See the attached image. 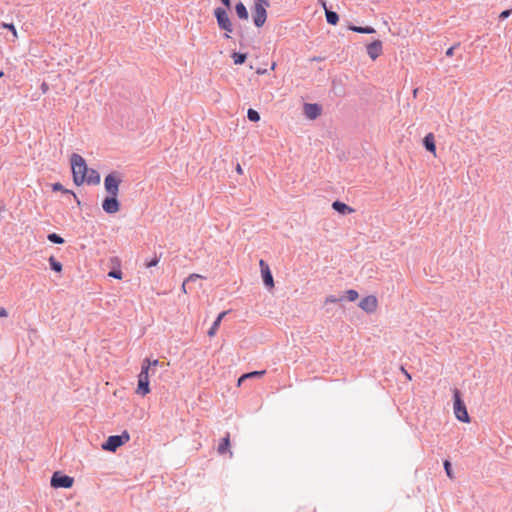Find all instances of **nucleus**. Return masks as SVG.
I'll use <instances>...</instances> for the list:
<instances>
[{
    "label": "nucleus",
    "mask_w": 512,
    "mask_h": 512,
    "mask_svg": "<svg viewBox=\"0 0 512 512\" xmlns=\"http://www.w3.org/2000/svg\"><path fill=\"white\" fill-rule=\"evenodd\" d=\"M231 57L236 65H241L246 61L247 54L240 53V52H234Z\"/></svg>",
    "instance_id": "5701e85b"
},
{
    "label": "nucleus",
    "mask_w": 512,
    "mask_h": 512,
    "mask_svg": "<svg viewBox=\"0 0 512 512\" xmlns=\"http://www.w3.org/2000/svg\"><path fill=\"white\" fill-rule=\"evenodd\" d=\"M159 365V360L158 359H154V360H149L148 358H145L142 362V365L141 366H146L147 367V373H149V371L151 370V368L153 367H156Z\"/></svg>",
    "instance_id": "a878e982"
},
{
    "label": "nucleus",
    "mask_w": 512,
    "mask_h": 512,
    "mask_svg": "<svg viewBox=\"0 0 512 512\" xmlns=\"http://www.w3.org/2000/svg\"><path fill=\"white\" fill-rule=\"evenodd\" d=\"M456 46L457 45H454V46L448 48L447 51H446V56H452L453 55V51H454Z\"/></svg>",
    "instance_id": "58836bf2"
},
{
    "label": "nucleus",
    "mask_w": 512,
    "mask_h": 512,
    "mask_svg": "<svg viewBox=\"0 0 512 512\" xmlns=\"http://www.w3.org/2000/svg\"><path fill=\"white\" fill-rule=\"evenodd\" d=\"M3 75H4V72L0 71V77H2Z\"/></svg>",
    "instance_id": "8fccbe9b"
},
{
    "label": "nucleus",
    "mask_w": 512,
    "mask_h": 512,
    "mask_svg": "<svg viewBox=\"0 0 512 512\" xmlns=\"http://www.w3.org/2000/svg\"><path fill=\"white\" fill-rule=\"evenodd\" d=\"M512 13V10H504L500 13L499 15V18L500 19H506L507 17H509Z\"/></svg>",
    "instance_id": "c9c22d12"
},
{
    "label": "nucleus",
    "mask_w": 512,
    "mask_h": 512,
    "mask_svg": "<svg viewBox=\"0 0 512 512\" xmlns=\"http://www.w3.org/2000/svg\"><path fill=\"white\" fill-rule=\"evenodd\" d=\"M52 190L53 191H62L63 193H71L76 198L77 203L80 204V201L77 198V196L72 191L65 189L61 183L56 182V183L52 184Z\"/></svg>",
    "instance_id": "b1692460"
},
{
    "label": "nucleus",
    "mask_w": 512,
    "mask_h": 512,
    "mask_svg": "<svg viewBox=\"0 0 512 512\" xmlns=\"http://www.w3.org/2000/svg\"><path fill=\"white\" fill-rule=\"evenodd\" d=\"M256 73L258 75L266 74L267 73V69H265V68H257Z\"/></svg>",
    "instance_id": "a19ab883"
},
{
    "label": "nucleus",
    "mask_w": 512,
    "mask_h": 512,
    "mask_svg": "<svg viewBox=\"0 0 512 512\" xmlns=\"http://www.w3.org/2000/svg\"><path fill=\"white\" fill-rule=\"evenodd\" d=\"M270 6V3H266V5L261 3H254L252 17L254 25L257 28H261L267 19V8Z\"/></svg>",
    "instance_id": "423d86ee"
},
{
    "label": "nucleus",
    "mask_w": 512,
    "mask_h": 512,
    "mask_svg": "<svg viewBox=\"0 0 512 512\" xmlns=\"http://www.w3.org/2000/svg\"><path fill=\"white\" fill-rule=\"evenodd\" d=\"M49 264L50 268L57 273H60L63 269L62 263L58 261L54 256L49 258Z\"/></svg>",
    "instance_id": "412c9836"
},
{
    "label": "nucleus",
    "mask_w": 512,
    "mask_h": 512,
    "mask_svg": "<svg viewBox=\"0 0 512 512\" xmlns=\"http://www.w3.org/2000/svg\"><path fill=\"white\" fill-rule=\"evenodd\" d=\"M344 300V297H336L335 295H329L325 298V304L338 303Z\"/></svg>",
    "instance_id": "7c9ffc66"
},
{
    "label": "nucleus",
    "mask_w": 512,
    "mask_h": 512,
    "mask_svg": "<svg viewBox=\"0 0 512 512\" xmlns=\"http://www.w3.org/2000/svg\"><path fill=\"white\" fill-rule=\"evenodd\" d=\"M118 196L109 195L102 202V209L107 214H115L120 209V203L118 201Z\"/></svg>",
    "instance_id": "1a4fd4ad"
},
{
    "label": "nucleus",
    "mask_w": 512,
    "mask_h": 512,
    "mask_svg": "<svg viewBox=\"0 0 512 512\" xmlns=\"http://www.w3.org/2000/svg\"><path fill=\"white\" fill-rule=\"evenodd\" d=\"M403 372L405 373V375L410 379V374L407 373V371H405L403 368H402Z\"/></svg>",
    "instance_id": "09e8293b"
},
{
    "label": "nucleus",
    "mask_w": 512,
    "mask_h": 512,
    "mask_svg": "<svg viewBox=\"0 0 512 512\" xmlns=\"http://www.w3.org/2000/svg\"><path fill=\"white\" fill-rule=\"evenodd\" d=\"M160 258H161V255L157 256L156 254L150 259V260H147L145 262V267L146 268H152V267H155L159 261H160Z\"/></svg>",
    "instance_id": "cd10ccee"
},
{
    "label": "nucleus",
    "mask_w": 512,
    "mask_h": 512,
    "mask_svg": "<svg viewBox=\"0 0 512 512\" xmlns=\"http://www.w3.org/2000/svg\"><path fill=\"white\" fill-rule=\"evenodd\" d=\"M275 67H276V63L274 62V63H272V65H271V68H270V69H271V70H274V69H275Z\"/></svg>",
    "instance_id": "de8ad7c7"
},
{
    "label": "nucleus",
    "mask_w": 512,
    "mask_h": 512,
    "mask_svg": "<svg viewBox=\"0 0 512 512\" xmlns=\"http://www.w3.org/2000/svg\"><path fill=\"white\" fill-rule=\"evenodd\" d=\"M201 278H203V276H202V275H199V274L193 273V274H190V275L188 276V278L186 279V282H188V283H189V282H192V281H196V280H198V279H201Z\"/></svg>",
    "instance_id": "f704fd0d"
},
{
    "label": "nucleus",
    "mask_w": 512,
    "mask_h": 512,
    "mask_svg": "<svg viewBox=\"0 0 512 512\" xmlns=\"http://www.w3.org/2000/svg\"><path fill=\"white\" fill-rule=\"evenodd\" d=\"M235 12H236L237 17L240 20H248L249 19L248 10L243 2L240 1L235 5Z\"/></svg>",
    "instance_id": "f3484780"
},
{
    "label": "nucleus",
    "mask_w": 512,
    "mask_h": 512,
    "mask_svg": "<svg viewBox=\"0 0 512 512\" xmlns=\"http://www.w3.org/2000/svg\"><path fill=\"white\" fill-rule=\"evenodd\" d=\"M47 239L51 243H54V244H63L64 243V239L60 235H58L56 233L48 234Z\"/></svg>",
    "instance_id": "bb28decb"
},
{
    "label": "nucleus",
    "mask_w": 512,
    "mask_h": 512,
    "mask_svg": "<svg viewBox=\"0 0 512 512\" xmlns=\"http://www.w3.org/2000/svg\"><path fill=\"white\" fill-rule=\"evenodd\" d=\"M213 15L216 19L218 28L225 32L224 37L229 39L230 34L233 32V24L227 13V10L223 7H217L214 9Z\"/></svg>",
    "instance_id": "f03ea898"
},
{
    "label": "nucleus",
    "mask_w": 512,
    "mask_h": 512,
    "mask_svg": "<svg viewBox=\"0 0 512 512\" xmlns=\"http://www.w3.org/2000/svg\"><path fill=\"white\" fill-rule=\"evenodd\" d=\"M358 296V292L354 289H349L346 291V298L351 302L355 301Z\"/></svg>",
    "instance_id": "c756f323"
},
{
    "label": "nucleus",
    "mask_w": 512,
    "mask_h": 512,
    "mask_svg": "<svg viewBox=\"0 0 512 512\" xmlns=\"http://www.w3.org/2000/svg\"><path fill=\"white\" fill-rule=\"evenodd\" d=\"M122 182L121 174L117 171L109 173L104 178V187L108 195L118 196L119 186Z\"/></svg>",
    "instance_id": "39448f33"
},
{
    "label": "nucleus",
    "mask_w": 512,
    "mask_h": 512,
    "mask_svg": "<svg viewBox=\"0 0 512 512\" xmlns=\"http://www.w3.org/2000/svg\"><path fill=\"white\" fill-rule=\"evenodd\" d=\"M332 208L338 212L339 214H342V215H345V214H350L354 211L353 208H351L350 206H348L347 204H345L344 202H341V201H334L332 203Z\"/></svg>",
    "instance_id": "2eb2a0df"
},
{
    "label": "nucleus",
    "mask_w": 512,
    "mask_h": 512,
    "mask_svg": "<svg viewBox=\"0 0 512 512\" xmlns=\"http://www.w3.org/2000/svg\"><path fill=\"white\" fill-rule=\"evenodd\" d=\"M41 89H42V91L45 93V92L48 90V85H47L45 82H44V83H42V85H41Z\"/></svg>",
    "instance_id": "c03bdc74"
},
{
    "label": "nucleus",
    "mask_w": 512,
    "mask_h": 512,
    "mask_svg": "<svg viewBox=\"0 0 512 512\" xmlns=\"http://www.w3.org/2000/svg\"><path fill=\"white\" fill-rule=\"evenodd\" d=\"M1 27L10 30L13 33L14 38L17 37V30L13 23H1Z\"/></svg>",
    "instance_id": "473e14b6"
},
{
    "label": "nucleus",
    "mask_w": 512,
    "mask_h": 512,
    "mask_svg": "<svg viewBox=\"0 0 512 512\" xmlns=\"http://www.w3.org/2000/svg\"><path fill=\"white\" fill-rule=\"evenodd\" d=\"M227 313H228V311H223V312H221V313L217 316L216 320H219V322L221 323L222 319L224 318V316H225Z\"/></svg>",
    "instance_id": "ea45409f"
},
{
    "label": "nucleus",
    "mask_w": 512,
    "mask_h": 512,
    "mask_svg": "<svg viewBox=\"0 0 512 512\" xmlns=\"http://www.w3.org/2000/svg\"><path fill=\"white\" fill-rule=\"evenodd\" d=\"M219 325H220L219 320L215 319L213 324L211 325L210 329L208 330L207 334L209 337H213L216 334Z\"/></svg>",
    "instance_id": "c85d7f7f"
},
{
    "label": "nucleus",
    "mask_w": 512,
    "mask_h": 512,
    "mask_svg": "<svg viewBox=\"0 0 512 512\" xmlns=\"http://www.w3.org/2000/svg\"><path fill=\"white\" fill-rule=\"evenodd\" d=\"M247 118L251 122H258L260 120V114L258 113V111L254 110L252 108H249L247 111Z\"/></svg>",
    "instance_id": "393cba45"
},
{
    "label": "nucleus",
    "mask_w": 512,
    "mask_h": 512,
    "mask_svg": "<svg viewBox=\"0 0 512 512\" xmlns=\"http://www.w3.org/2000/svg\"><path fill=\"white\" fill-rule=\"evenodd\" d=\"M324 58L323 57H320V56H313L312 58H310V61H323Z\"/></svg>",
    "instance_id": "79ce46f5"
},
{
    "label": "nucleus",
    "mask_w": 512,
    "mask_h": 512,
    "mask_svg": "<svg viewBox=\"0 0 512 512\" xmlns=\"http://www.w3.org/2000/svg\"><path fill=\"white\" fill-rule=\"evenodd\" d=\"M0 317H8V311L4 307H0Z\"/></svg>",
    "instance_id": "4c0bfd02"
},
{
    "label": "nucleus",
    "mask_w": 512,
    "mask_h": 512,
    "mask_svg": "<svg viewBox=\"0 0 512 512\" xmlns=\"http://www.w3.org/2000/svg\"><path fill=\"white\" fill-rule=\"evenodd\" d=\"M220 1L224 6L223 8L229 9L231 7V0H220Z\"/></svg>",
    "instance_id": "e433bc0d"
},
{
    "label": "nucleus",
    "mask_w": 512,
    "mask_h": 512,
    "mask_svg": "<svg viewBox=\"0 0 512 512\" xmlns=\"http://www.w3.org/2000/svg\"><path fill=\"white\" fill-rule=\"evenodd\" d=\"M108 276L115 279H122V272L120 270H112L108 273Z\"/></svg>",
    "instance_id": "72a5a7b5"
},
{
    "label": "nucleus",
    "mask_w": 512,
    "mask_h": 512,
    "mask_svg": "<svg viewBox=\"0 0 512 512\" xmlns=\"http://www.w3.org/2000/svg\"><path fill=\"white\" fill-rule=\"evenodd\" d=\"M187 284H188V282H186V280H185V281L183 282V284H182L181 289H182V291H183L184 293H187V289H186Z\"/></svg>",
    "instance_id": "37998d69"
},
{
    "label": "nucleus",
    "mask_w": 512,
    "mask_h": 512,
    "mask_svg": "<svg viewBox=\"0 0 512 512\" xmlns=\"http://www.w3.org/2000/svg\"><path fill=\"white\" fill-rule=\"evenodd\" d=\"M265 373L264 370L262 371H253V372H249V373H246V374H243L239 380H238V385H241V383L248 379V378H252V377H260L262 376L263 374Z\"/></svg>",
    "instance_id": "4be33fe9"
},
{
    "label": "nucleus",
    "mask_w": 512,
    "mask_h": 512,
    "mask_svg": "<svg viewBox=\"0 0 512 512\" xmlns=\"http://www.w3.org/2000/svg\"><path fill=\"white\" fill-rule=\"evenodd\" d=\"M350 30L356 32V33H361V34H373L376 32V30L371 27V26H366V27H362V26H351L350 27Z\"/></svg>",
    "instance_id": "6ab92c4d"
},
{
    "label": "nucleus",
    "mask_w": 512,
    "mask_h": 512,
    "mask_svg": "<svg viewBox=\"0 0 512 512\" xmlns=\"http://www.w3.org/2000/svg\"><path fill=\"white\" fill-rule=\"evenodd\" d=\"M325 9L326 21L330 25H336L339 21V15L335 11L328 10L326 4L323 3Z\"/></svg>",
    "instance_id": "a211bd4d"
},
{
    "label": "nucleus",
    "mask_w": 512,
    "mask_h": 512,
    "mask_svg": "<svg viewBox=\"0 0 512 512\" xmlns=\"http://www.w3.org/2000/svg\"><path fill=\"white\" fill-rule=\"evenodd\" d=\"M74 483V478L68 475L62 474L60 471L54 472L50 484L53 488H71Z\"/></svg>",
    "instance_id": "0eeeda50"
},
{
    "label": "nucleus",
    "mask_w": 512,
    "mask_h": 512,
    "mask_svg": "<svg viewBox=\"0 0 512 512\" xmlns=\"http://www.w3.org/2000/svg\"><path fill=\"white\" fill-rule=\"evenodd\" d=\"M444 469L447 474V476L452 479L453 478V472H452V466L449 460H445L444 463Z\"/></svg>",
    "instance_id": "2f4dec72"
},
{
    "label": "nucleus",
    "mask_w": 512,
    "mask_h": 512,
    "mask_svg": "<svg viewBox=\"0 0 512 512\" xmlns=\"http://www.w3.org/2000/svg\"><path fill=\"white\" fill-rule=\"evenodd\" d=\"M236 171H237L238 174H242L243 173V170H242V167H241L240 164H237Z\"/></svg>",
    "instance_id": "a18cd8bd"
},
{
    "label": "nucleus",
    "mask_w": 512,
    "mask_h": 512,
    "mask_svg": "<svg viewBox=\"0 0 512 512\" xmlns=\"http://www.w3.org/2000/svg\"><path fill=\"white\" fill-rule=\"evenodd\" d=\"M150 392L149 387V373H147V367L141 366V371L138 375V385L136 393L141 396H145Z\"/></svg>",
    "instance_id": "6e6552de"
},
{
    "label": "nucleus",
    "mask_w": 512,
    "mask_h": 512,
    "mask_svg": "<svg viewBox=\"0 0 512 512\" xmlns=\"http://www.w3.org/2000/svg\"><path fill=\"white\" fill-rule=\"evenodd\" d=\"M304 112L309 119L314 120L320 116L322 108L317 103H306L304 105Z\"/></svg>",
    "instance_id": "ddd939ff"
},
{
    "label": "nucleus",
    "mask_w": 512,
    "mask_h": 512,
    "mask_svg": "<svg viewBox=\"0 0 512 512\" xmlns=\"http://www.w3.org/2000/svg\"><path fill=\"white\" fill-rule=\"evenodd\" d=\"M101 181V176L99 172L95 169H89L88 173L86 174L85 183L88 185H98Z\"/></svg>",
    "instance_id": "4468645a"
},
{
    "label": "nucleus",
    "mask_w": 512,
    "mask_h": 512,
    "mask_svg": "<svg viewBox=\"0 0 512 512\" xmlns=\"http://www.w3.org/2000/svg\"><path fill=\"white\" fill-rule=\"evenodd\" d=\"M255 3H261L266 5V3H270L269 0H256Z\"/></svg>",
    "instance_id": "49530a36"
},
{
    "label": "nucleus",
    "mask_w": 512,
    "mask_h": 512,
    "mask_svg": "<svg viewBox=\"0 0 512 512\" xmlns=\"http://www.w3.org/2000/svg\"><path fill=\"white\" fill-rule=\"evenodd\" d=\"M425 149L434 155L436 154L435 139L432 133H428L423 139Z\"/></svg>",
    "instance_id": "dca6fc26"
},
{
    "label": "nucleus",
    "mask_w": 512,
    "mask_h": 512,
    "mask_svg": "<svg viewBox=\"0 0 512 512\" xmlns=\"http://www.w3.org/2000/svg\"><path fill=\"white\" fill-rule=\"evenodd\" d=\"M230 447V436L227 434L224 438H222L221 443L218 446V453L224 454L226 451L229 450Z\"/></svg>",
    "instance_id": "aec40b11"
},
{
    "label": "nucleus",
    "mask_w": 512,
    "mask_h": 512,
    "mask_svg": "<svg viewBox=\"0 0 512 512\" xmlns=\"http://www.w3.org/2000/svg\"><path fill=\"white\" fill-rule=\"evenodd\" d=\"M72 177L75 185L80 186L85 183L86 174L88 173V166L85 159L77 154L73 153L70 157Z\"/></svg>",
    "instance_id": "f257e3e1"
},
{
    "label": "nucleus",
    "mask_w": 512,
    "mask_h": 512,
    "mask_svg": "<svg viewBox=\"0 0 512 512\" xmlns=\"http://www.w3.org/2000/svg\"><path fill=\"white\" fill-rule=\"evenodd\" d=\"M453 408H454L455 417L459 421H461L463 423L470 422L469 414L467 412L464 402L461 399V394L458 389L453 390Z\"/></svg>",
    "instance_id": "7ed1b4c3"
},
{
    "label": "nucleus",
    "mask_w": 512,
    "mask_h": 512,
    "mask_svg": "<svg viewBox=\"0 0 512 512\" xmlns=\"http://www.w3.org/2000/svg\"><path fill=\"white\" fill-rule=\"evenodd\" d=\"M368 56L372 60H376L383 51V44L381 40H375L366 46Z\"/></svg>",
    "instance_id": "f8f14e48"
},
{
    "label": "nucleus",
    "mask_w": 512,
    "mask_h": 512,
    "mask_svg": "<svg viewBox=\"0 0 512 512\" xmlns=\"http://www.w3.org/2000/svg\"><path fill=\"white\" fill-rule=\"evenodd\" d=\"M130 439L127 431H123L120 435H111L102 443L101 448L106 451L115 452L119 447L124 445Z\"/></svg>",
    "instance_id": "20e7f679"
},
{
    "label": "nucleus",
    "mask_w": 512,
    "mask_h": 512,
    "mask_svg": "<svg viewBox=\"0 0 512 512\" xmlns=\"http://www.w3.org/2000/svg\"><path fill=\"white\" fill-rule=\"evenodd\" d=\"M259 266L261 269V275H262L264 285L268 289L273 288L274 287V279H273V275L271 273L269 265L263 259H261L259 261Z\"/></svg>",
    "instance_id": "9b49d317"
},
{
    "label": "nucleus",
    "mask_w": 512,
    "mask_h": 512,
    "mask_svg": "<svg viewBox=\"0 0 512 512\" xmlns=\"http://www.w3.org/2000/svg\"><path fill=\"white\" fill-rule=\"evenodd\" d=\"M359 308H361L366 313H374L378 306V301L376 296L368 295L362 298L358 304Z\"/></svg>",
    "instance_id": "9d476101"
}]
</instances>
